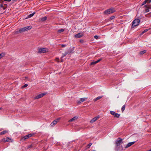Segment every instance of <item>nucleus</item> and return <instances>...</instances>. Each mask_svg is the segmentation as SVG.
Returning a JSON list of instances; mask_svg holds the SVG:
<instances>
[{"label": "nucleus", "instance_id": "34", "mask_svg": "<svg viewBox=\"0 0 151 151\" xmlns=\"http://www.w3.org/2000/svg\"><path fill=\"white\" fill-rule=\"evenodd\" d=\"M98 37H99V36L97 35H95L94 37L96 39H98Z\"/></svg>", "mask_w": 151, "mask_h": 151}, {"label": "nucleus", "instance_id": "39", "mask_svg": "<svg viewBox=\"0 0 151 151\" xmlns=\"http://www.w3.org/2000/svg\"><path fill=\"white\" fill-rule=\"evenodd\" d=\"M150 1V0H148V2H148L149 3V2Z\"/></svg>", "mask_w": 151, "mask_h": 151}, {"label": "nucleus", "instance_id": "1", "mask_svg": "<svg viewBox=\"0 0 151 151\" xmlns=\"http://www.w3.org/2000/svg\"><path fill=\"white\" fill-rule=\"evenodd\" d=\"M122 139L119 137L116 140V148L117 151L122 150L123 149V147L122 146H119L123 143Z\"/></svg>", "mask_w": 151, "mask_h": 151}, {"label": "nucleus", "instance_id": "32", "mask_svg": "<svg viewBox=\"0 0 151 151\" xmlns=\"http://www.w3.org/2000/svg\"><path fill=\"white\" fill-rule=\"evenodd\" d=\"M79 41L81 43H83L84 42L83 40H80Z\"/></svg>", "mask_w": 151, "mask_h": 151}, {"label": "nucleus", "instance_id": "8", "mask_svg": "<svg viewBox=\"0 0 151 151\" xmlns=\"http://www.w3.org/2000/svg\"><path fill=\"white\" fill-rule=\"evenodd\" d=\"M60 118H58L57 119H56L54 120L50 124V125L52 127L54 126L55 125L57 122H58L59 120H60Z\"/></svg>", "mask_w": 151, "mask_h": 151}, {"label": "nucleus", "instance_id": "40", "mask_svg": "<svg viewBox=\"0 0 151 151\" xmlns=\"http://www.w3.org/2000/svg\"><path fill=\"white\" fill-rule=\"evenodd\" d=\"M27 78V77H25V78L26 79V78Z\"/></svg>", "mask_w": 151, "mask_h": 151}, {"label": "nucleus", "instance_id": "18", "mask_svg": "<svg viewBox=\"0 0 151 151\" xmlns=\"http://www.w3.org/2000/svg\"><path fill=\"white\" fill-rule=\"evenodd\" d=\"M77 119V118L76 117V116L74 117H73V118H72L69 121V122H72L74 121V120H75Z\"/></svg>", "mask_w": 151, "mask_h": 151}, {"label": "nucleus", "instance_id": "5", "mask_svg": "<svg viewBox=\"0 0 151 151\" xmlns=\"http://www.w3.org/2000/svg\"><path fill=\"white\" fill-rule=\"evenodd\" d=\"M139 22L140 20L139 19H136L134 20L132 22V27H134L135 26H137L139 24Z\"/></svg>", "mask_w": 151, "mask_h": 151}, {"label": "nucleus", "instance_id": "38", "mask_svg": "<svg viewBox=\"0 0 151 151\" xmlns=\"http://www.w3.org/2000/svg\"><path fill=\"white\" fill-rule=\"evenodd\" d=\"M148 151H151V149L150 150H149Z\"/></svg>", "mask_w": 151, "mask_h": 151}, {"label": "nucleus", "instance_id": "25", "mask_svg": "<svg viewBox=\"0 0 151 151\" xmlns=\"http://www.w3.org/2000/svg\"><path fill=\"white\" fill-rule=\"evenodd\" d=\"M35 14V12H34L33 13H32V14H29V15L28 16V18H30V17H32Z\"/></svg>", "mask_w": 151, "mask_h": 151}, {"label": "nucleus", "instance_id": "42", "mask_svg": "<svg viewBox=\"0 0 151 151\" xmlns=\"http://www.w3.org/2000/svg\"><path fill=\"white\" fill-rule=\"evenodd\" d=\"M2 57H0V59Z\"/></svg>", "mask_w": 151, "mask_h": 151}, {"label": "nucleus", "instance_id": "26", "mask_svg": "<svg viewBox=\"0 0 151 151\" xmlns=\"http://www.w3.org/2000/svg\"><path fill=\"white\" fill-rule=\"evenodd\" d=\"M64 30H65L64 29H60L59 30H58V33L62 32H63L64 31Z\"/></svg>", "mask_w": 151, "mask_h": 151}, {"label": "nucleus", "instance_id": "30", "mask_svg": "<svg viewBox=\"0 0 151 151\" xmlns=\"http://www.w3.org/2000/svg\"><path fill=\"white\" fill-rule=\"evenodd\" d=\"M27 86H28V85L27 84H25L24 85V86H22V87L25 88V87H27Z\"/></svg>", "mask_w": 151, "mask_h": 151}, {"label": "nucleus", "instance_id": "23", "mask_svg": "<svg viewBox=\"0 0 151 151\" xmlns=\"http://www.w3.org/2000/svg\"><path fill=\"white\" fill-rule=\"evenodd\" d=\"M102 97V96H99L98 97H97L94 100V101H97V100L100 99Z\"/></svg>", "mask_w": 151, "mask_h": 151}, {"label": "nucleus", "instance_id": "36", "mask_svg": "<svg viewBox=\"0 0 151 151\" xmlns=\"http://www.w3.org/2000/svg\"><path fill=\"white\" fill-rule=\"evenodd\" d=\"M5 1H8V2H10L11 1V0H4Z\"/></svg>", "mask_w": 151, "mask_h": 151}, {"label": "nucleus", "instance_id": "21", "mask_svg": "<svg viewBox=\"0 0 151 151\" xmlns=\"http://www.w3.org/2000/svg\"><path fill=\"white\" fill-rule=\"evenodd\" d=\"M47 19V17H45L41 18L40 20L41 21L43 22L46 20Z\"/></svg>", "mask_w": 151, "mask_h": 151}, {"label": "nucleus", "instance_id": "19", "mask_svg": "<svg viewBox=\"0 0 151 151\" xmlns=\"http://www.w3.org/2000/svg\"><path fill=\"white\" fill-rule=\"evenodd\" d=\"M148 0H145V1L143 2V3L142 4V5L143 6L147 2H148ZM151 2V0H150V1L149 2V3H150Z\"/></svg>", "mask_w": 151, "mask_h": 151}, {"label": "nucleus", "instance_id": "29", "mask_svg": "<svg viewBox=\"0 0 151 151\" xmlns=\"http://www.w3.org/2000/svg\"><path fill=\"white\" fill-rule=\"evenodd\" d=\"M92 143H90L87 145V148H89L92 145Z\"/></svg>", "mask_w": 151, "mask_h": 151}, {"label": "nucleus", "instance_id": "4", "mask_svg": "<svg viewBox=\"0 0 151 151\" xmlns=\"http://www.w3.org/2000/svg\"><path fill=\"white\" fill-rule=\"evenodd\" d=\"M38 53H43L48 52L49 50L47 48H38L37 49Z\"/></svg>", "mask_w": 151, "mask_h": 151}, {"label": "nucleus", "instance_id": "2", "mask_svg": "<svg viewBox=\"0 0 151 151\" xmlns=\"http://www.w3.org/2000/svg\"><path fill=\"white\" fill-rule=\"evenodd\" d=\"M115 9L114 8H111L104 11L103 14L105 15L113 13L115 12Z\"/></svg>", "mask_w": 151, "mask_h": 151}, {"label": "nucleus", "instance_id": "17", "mask_svg": "<svg viewBox=\"0 0 151 151\" xmlns=\"http://www.w3.org/2000/svg\"><path fill=\"white\" fill-rule=\"evenodd\" d=\"M34 145L32 144L28 145L27 147V149H30L31 148H33L34 147Z\"/></svg>", "mask_w": 151, "mask_h": 151}, {"label": "nucleus", "instance_id": "24", "mask_svg": "<svg viewBox=\"0 0 151 151\" xmlns=\"http://www.w3.org/2000/svg\"><path fill=\"white\" fill-rule=\"evenodd\" d=\"M146 50H143V51L140 52H139V54L140 55H142L144 54V53H146Z\"/></svg>", "mask_w": 151, "mask_h": 151}, {"label": "nucleus", "instance_id": "33", "mask_svg": "<svg viewBox=\"0 0 151 151\" xmlns=\"http://www.w3.org/2000/svg\"><path fill=\"white\" fill-rule=\"evenodd\" d=\"M114 17H115V16H112L110 18V19L111 20V19H114Z\"/></svg>", "mask_w": 151, "mask_h": 151}, {"label": "nucleus", "instance_id": "14", "mask_svg": "<svg viewBox=\"0 0 151 151\" xmlns=\"http://www.w3.org/2000/svg\"><path fill=\"white\" fill-rule=\"evenodd\" d=\"M135 142H130L129 143L127 144V145L125 147V148H126L131 146L133 144H134Z\"/></svg>", "mask_w": 151, "mask_h": 151}, {"label": "nucleus", "instance_id": "6", "mask_svg": "<svg viewBox=\"0 0 151 151\" xmlns=\"http://www.w3.org/2000/svg\"><path fill=\"white\" fill-rule=\"evenodd\" d=\"M32 135L33 134H31L27 135L24 136V137H22L21 139V140L24 141L26 139H27L29 137L32 136Z\"/></svg>", "mask_w": 151, "mask_h": 151}, {"label": "nucleus", "instance_id": "28", "mask_svg": "<svg viewBox=\"0 0 151 151\" xmlns=\"http://www.w3.org/2000/svg\"><path fill=\"white\" fill-rule=\"evenodd\" d=\"M150 28H149L148 29H145L142 33V34H143L144 33H145L149 29H150Z\"/></svg>", "mask_w": 151, "mask_h": 151}, {"label": "nucleus", "instance_id": "27", "mask_svg": "<svg viewBox=\"0 0 151 151\" xmlns=\"http://www.w3.org/2000/svg\"><path fill=\"white\" fill-rule=\"evenodd\" d=\"M125 105H124L122 108L121 110L122 112H123L125 109Z\"/></svg>", "mask_w": 151, "mask_h": 151}, {"label": "nucleus", "instance_id": "10", "mask_svg": "<svg viewBox=\"0 0 151 151\" xmlns=\"http://www.w3.org/2000/svg\"><path fill=\"white\" fill-rule=\"evenodd\" d=\"M83 36V33H79L74 35L76 38H79Z\"/></svg>", "mask_w": 151, "mask_h": 151}, {"label": "nucleus", "instance_id": "37", "mask_svg": "<svg viewBox=\"0 0 151 151\" xmlns=\"http://www.w3.org/2000/svg\"><path fill=\"white\" fill-rule=\"evenodd\" d=\"M65 46H66V45H62V47H65Z\"/></svg>", "mask_w": 151, "mask_h": 151}, {"label": "nucleus", "instance_id": "15", "mask_svg": "<svg viewBox=\"0 0 151 151\" xmlns=\"http://www.w3.org/2000/svg\"><path fill=\"white\" fill-rule=\"evenodd\" d=\"M101 60V59L100 58L96 61H93L91 63V65H93L96 64V63H97L99 61H100Z\"/></svg>", "mask_w": 151, "mask_h": 151}, {"label": "nucleus", "instance_id": "41", "mask_svg": "<svg viewBox=\"0 0 151 151\" xmlns=\"http://www.w3.org/2000/svg\"><path fill=\"white\" fill-rule=\"evenodd\" d=\"M1 109V108H0V110Z\"/></svg>", "mask_w": 151, "mask_h": 151}, {"label": "nucleus", "instance_id": "16", "mask_svg": "<svg viewBox=\"0 0 151 151\" xmlns=\"http://www.w3.org/2000/svg\"><path fill=\"white\" fill-rule=\"evenodd\" d=\"M55 60L58 62H62L63 61L62 57H60V58L58 57L56 58L55 59Z\"/></svg>", "mask_w": 151, "mask_h": 151}, {"label": "nucleus", "instance_id": "31", "mask_svg": "<svg viewBox=\"0 0 151 151\" xmlns=\"http://www.w3.org/2000/svg\"><path fill=\"white\" fill-rule=\"evenodd\" d=\"M0 7L1 8H3L4 9H5V8L3 7V5L2 4H0Z\"/></svg>", "mask_w": 151, "mask_h": 151}, {"label": "nucleus", "instance_id": "12", "mask_svg": "<svg viewBox=\"0 0 151 151\" xmlns=\"http://www.w3.org/2000/svg\"><path fill=\"white\" fill-rule=\"evenodd\" d=\"M87 98H81L80 99V100L78 101L77 103L78 104H79L81 102L85 101L87 99Z\"/></svg>", "mask_w": 151, "mask_h": 151}, {"label": "nucleus", "instance_id": "11", "mask_svg": "<svg viewBox=\"0 0 151 151\" xmlns=\"http://www.w3.org/2000/svg\"><path fill=\"white\" fill-rule=\"evenodd\" d=\"M11 140V138L8 137H6V138H4L2 139L1 141L5 142H9V140Z\"/></svg>", "mask_w": 151, "mask_h": 151}, {"label": "nucleus", "instance_id": "35", "mask_svg": "<svg viewBox=\"0 0 151 151\" xmlns=\"http://www.w3.org/2000/svg\"><path fill=\"white\" fill-rule=\"evenodd\" d=\"M149 11V10L147 9L146 10V12H148Z\"/></svg>", "mask_w": 151, "mask_h": 151}, {"label": "nucleus", "instance_id": "7", "mask_svg": "<svg viewBox=\"0 0 151 151\" xmlns=\"http://www.w3.org/2000/svg\"><path fill=\"white\" fill-rule=\"evenodd\" d=\"M110 113L112 115L114 116L115 117L119 118L120 116V114L116 113L113 111H110Z\"/></svg>", "mask_w": 151, "mask_h": 151}, {"label": "nucleus", "instance_id": "20", "mask_svg": "<svg viewBox=\"0 0 151 151\" xmlns=\"http://www.w3.org/2000/svg\"><path fill=\"white\" fill-rule=\"evenodd\" d=\"M8 132V131L6 130H4L3 132H0V135H3L5 134L6 133Z\"/></svg>", "mask_w": 151, "mask_h": 151}, {"label": "nucleus", "instance_id": "13", "mask_svg": "<svg viewBox=\"0 0 151 151\" xmlns=\"http://www.w3.org/2000/svg\"><path fill=\"white\" fill-rule=\"evenodd\" d=\"M99 118V116H96L93 118L90 121V122L91 123H93L97 120Z\"/></svg>", "mask_w": 151, "mask_h": 151}, {"label": "nucleus", "instance_id": "9", "mask_svg": "<svg viewBox=\"0 0 151 151\" xmlns=\"http://www.w3.org/2000/svg\"><path fill=\"white\" fill-rule=\"evenodd\" d=\"M46 94V93H41L37 96H36V97H35L34 98V99H40L42 97H43Z\"/></svg>", "mask_w": 151, "mask_h": 151}, {"label": "nucleus", "instance_id": "22", "mask_svg": "<svg viewBox=\"0 0 151 151\" xmlns=\"http://www.w3.org/2000/svg\"><path fill=\"white\" fill-rule=\"evenodd\" d=\"M6 55L5 52H3L0 54V57H4Z\"/></svg>", "mask_w": 151, "mask_h": 151}, {"label": "nucleus", "instance_id": "3", "mask_svg": "<svg viewBox=\"0 0 151 151\" xmlns=\"http://www.w3.org/2000/svg\"><path fill=\"white\" fill-rule=\"evenodd\" d=\"M32 28V27L31 26H27L20 29L18 31H17V33L23 32L30 29Z\"/></svg>", "mask_w": 151, "mask_h": 151}]
</instances>
